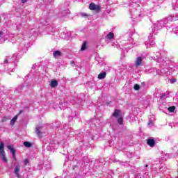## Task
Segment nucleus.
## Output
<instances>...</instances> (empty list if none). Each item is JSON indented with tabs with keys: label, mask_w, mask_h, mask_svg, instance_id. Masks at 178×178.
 I'll return each instance as SVG.
<instances>
[{
	"label": "nucleus",
	"mask_w": 178,
	"mask_h": 178,
	"mask_svg": "<svg viewBox=\"0 0 178 178\" xmlns=\"http://www.w3.org/2000/svg\"><path fill=\"white\" fill-rule=\"evenodd\" d=\"M156 34L158 33H154V31H152V34H150V36L149 37V41L147 43L149 45H151V47H152V45H155V42L154 41V35H156Z\"/></svg>",
	"instance_id": "obj_4"
},
{
	"label": "nucleus",
	"mask_w": 178,
	"mask_h": 178,
	"mask_svg": "<svg viewBox=\"0 0 178 178\" xmlns=\"http://www.w3.org/2000/svg\"><path fill=\"white\" fill-rule=\"evenodd\" d=\"M153 2H154V3L156 2V0H153Z\"/></svg>",
	"instance_id": "obj_45"
},
{
	"label": "nucleus",
	"mask_w": 178,
	"mask_h": 178,
	"mask_svg": "<svg viewBox=\"0 0 178 178\" xmlns=\"http://www.w3.org/2000/svg\"><path fill=\"white\" fill-rule=\"evenodd\" d=\"M173 32L175 33V34H176L177 35L178 34V26L175 27L172 29Z\"/></svg>",
	"instance_id": "obj_31"
},
{
	"label": "nucleus",
	"mask_w": 178,
	"mask_h": 178,
	"mask_svg": "<svg viewBox=\"0 0 178 178\" xmlns=\"http://www.w3.org/2000/svg\"><path fill=\"white\" fill-rule=\"evenodd\" d=\"M144 57L139 56L136 58L135 62V66H141Z\"/></svg>",
	"instance_id": "obj_6"
},
{
	"label": "nucleus",
	"mask_w": 178,
	"mask_h": 178,
	"mask_svg": "<svg viewBox=\"0 0 178 178\" xmlns=\"http://www.w3.org/2000/svg\"><path fill=\"white\" fill-rule=\"evenodd\" d=\"M129 6L131 19L133 23L138 22V20H140V17H141L142 15H144V10H143V8H141L139 5H138L137 6L129 5Z\"/></svg>",
	"instance_id": "obj_2"
},
{
	"label": "nucleus",
	"mask_w": 178,
	"mask_h": 178,
	"mask_svg": "<svg viewBox=\"0 0 178 178\" xmlns=\"http://www.w3.org/2000/svg\"><path fill=\"white\" fill-rule=\"evenodd\" d=\"M16 120H17V116H15L11 120H10V124L11 126H13L15 124V122H16Z\"/></svg>",
	"instance_id": "obj_22"
},
{
	"label": "nucleus",
	"mask_w": 178,
	"mask_h": 178,
	"mask_svg": "<svg viewBox=\"0 0 178 178\" xmlns=\"http://www.w3.org/2000/svg\"><path fill=\"white\" fill-rule=\"evenodd\" d=\"M53 56L54 58H58V56H62V52H60L59 50L55 51L53 52Z\"/></svg>",
	"instance_id": "obj_16"
},
{
	"label": "nucleus",
	"mask_w": 178,
	"mask_h": 178,
	"mask_svg": "<svg viewBox=\"0 0 178 178\" xmlns=\"http://www.w3.org/2000/svg\"><path fill=\"white\" fill-rule=\"evenodd\" d=\"M132 3H130L129 5H131V6H138V2H141V0H131Z\"/></svg>",
	"instance_id": "obj_17"
},
{
	"label": "nucleus",
	"mask_w": 178,
	"mask_h": 178,
	"mask_svg": "<svg viewBox=\"0 0 178 178\" xmlns=\"http://www.w3.org/2000/svg\"><path fill=\"white\" fill-rule=\"evenodd\" d=\"M70 12L68 9H65L64 10L63 12L60 13L58 14L59 17H63L65 16H67V15H69Z\"/></svg>",
	"instance_id": "obj_11"
},
{
	"label": "nucleus",
	"mask_w": 178,
	"mask_h": 178,
	"mask_svg": "<svg viewBox=\"0 0 178 178\" xmlns=\"http://www.w3.org/2000/svg\"><path fill=\"white\" fill-rule=\"evenodd\" d=\"M144 177L148 178V170H145Z\"/></svg>",
	"instance_id": "obj_32"
},
{
	"label": "nucleus",
	"mask_w": 178,
	"mask_h": 178,
	"mask_svg": "<svg viewBox=\"0 0 178 178\" xmlns=\"http://www.w3.org/2000/svg\"><path fill=\"white\" fill-rule=\"evenodd\" d=\"M176 109V107L175 106H170L168 108V111L170 113L175 112V110Z\"/></svg>",
	"instance_id": "obj_27"
},
{
	"label": "nucleus",
	"mask_w": 178,
	"mask_h": 178,
	"mask_svg": "<svg viewBox=\"0 0 178 178\" xmlns=\"http://www.w3.org/2000/svg\"><path fill=\"white\" fill-rule=\"evenodd\" d=\"M24 147H26V148H30L32 145H31V143L25 141V142H24Z\"/></svg>",
	"instance_id": "obj_24"
},
{
	"label": "nucleus",
	"mask_w": 178,
	"mask_h": 178,
	"mask_svg": "<svg viewBox=\"0 0 178 178\" xmlns=\"http://www.w3.org/2000/svg\"><path fill=\"white\" fill-rule=\"evenodd\" d=\"M170 83H176V79H173L170 81Z\"/></svg>",
	"instance_id": "obj_39"
},
{
	"label": "nucleus",
	"mask_w": 178,
	"mask_h": 178,
	"mask_svg": "<svg viewBox=\"0 0 178 178\" xmlns=\"http://www.w3.org/2000/svg\"><path fill=\"white\" fill-rule=\"evenodd\" d=\"M71 65H72V66H74V65H75V64H74V61H72V62H71Z\"/></svg>",
	"instance_id": "obj_43"
},
{
	"label": "nucleus",
	"mask_w": 178,
	"mask_h": 178,
	"mask_svg": "<svg viewBox=\"0 0 178 178\" xmlns=\"http://www.w3.org/2000/svg\"><path fill=\"white\" fill-rule=\"evenodd\" d=\"M173 20L176 21L178 20V14H176L175 15H170L168 17L165 19H163L162 20L157 21V23H155L152 26V30L154 34H158V31L161 30L162 27H164L165 24H168L169 22H173Z\"/></svg>",
	"instance_id": "obj_1"
},
{
	"label": "nucleus",
	"mask_w": 178,
	"mask_h": 178,
	"mask_svg": "<svg viewBox=\"0 0 178 178\" xmlns=\"http://www.w3.org/2000/svg\"><path fill=\"white\" fill-rule=\"evenodd\" d=\"M8 149H9L10 152L13 154V158L16 159V150L13 148V145H8L7 146Z\"/></svg>",
	"instance_id": "obj_5"
},
{
	"label": "nucleus",
	"mask_w": 178,
	"mask_h": 178,
	"mask_svg": "<svg viewBox=\"0 0 178 178\" xmlns=\"http://www.w3.org/2000/svg\"><path fill=\"white\" fill-rule=\"evenodd\" d=\"M0 158L3 162H8V159L5 156V143L3 142H0Z\"/></svg>",
	"instance_id": "obj_3"
},
{
	"label": "nucleus",
	"mask_w": 178,
	"mask_h": 178,
	"mask_svg": "<svg viewBox=\"0 0 178 178\" xmlns=\"http://www.w3.org/2000/svg\"><path fill=\"white\" fill-rule=\"evenodd\" d=\"M47 150L48 151H54L55 150V146H54V144L50 143L47 146Z\"/></svg>",
	"instance_id": "obj_19"
},
{
	"label": "nucleus",
	"mask_w": 178,
	"mask_h": 178,
	"mask_svg": "<svg viewBox=\"0 0 178 178\" xmlns=\"http://www.w3.org/2000/svg\"><path fill=\"white\" fill-rule=\"evenodd\" d=\"M104 2L106 5H109V0H104Z\"/></svg>",
	"instance_id": "obj_37"
},
{
	"label": "nucleus",
	"mask_w": 178,
	"mask_h": 178,
	"mask_svg": "<svg viewBox=\"0 0 178 178\" xmlns=\"http://www.w3.org/2000/svg\"><path fill=\"white\" fill-rule=\"evenodd\" d=\"M87 48V42H84L82 44V47L81 48V51H85V49Z\"/></svg>",
	"instance_id": "obj_26"
},
{
	"label": "nucleus",
	"mask_w": 178,
	"mask_h": 178,
	"mask_svg": "<svg viewBox=\"0 0 178 178\" xmlns=\"http://www.w3.org/2000/svg\"><path fill=\"white\" fill-rule=\"evenodd\" d=\"M27 1H29V0H22V3H26V2H27Z\"/></svg>",
	"instance_id": "obj_41"
},
{
	"label": "nucleus",
	"mask_w": 178,
	"mask_h": 178,
	"mask_svg": "<svg viewBox=\"0 0 178 178\" xmlns=\"http://www.w3.org/2000/svg\"><path fill=\"white\" fill-rule=\"evenodd\" d=\"M154 119H155L154 118V115H152L149 119V121L147 122L148 126H154Z\"/></svg>",
	"instance_id": "obj_18"
},
{
	"label": "nucleus",
	"mask_w": 178,
	"mask_h": 178,
	"mask_svg": "<svg viewBox=\"0 0 178 178\" xmlns=\"http://www.w3.org/2000/svg\"><path fill=\"white\" fill-rule=\"evenodd\" d=\"M90 10H99V6L95 5L94 3H91L89 6Z\"/></svg>",
	"instance_id": "obj_9"
},
{
	"label": "nucleus",
	"mask_w": 178,
	"mask_h": 178,
	"mask_svg": "<svg viewBox=\"0 0 178 178\" xmlns=\"http://www.w3.org/2000/svg\"><path fill=\"white\" fill-rule=\"evenodd\" d=\"M105 77H106V72H101L99 75H98V79L99 80H104V79H105Z\"/></svg>",
	"instance_id": "obj_15"
},
{
	"label": "nucleus",
	"mask_w": 178,
	"mask_h": 178,
	"mask_svg": "<svg viewBox=\"0 0 178 178\" xmlns=\"http://www.w3.org/2000/svg\"><path fill=\"white\" fill-rule=\"evenodd\" d=\"M34 33H35V31H34V29H29L24 34L26 37H29L30 38V37L34 35Z\"/></svg>",
	"instance_id": "obj_10"
},
{
	"label": "nucleus",
	"mask_w": 178,
	"mask_h": 178,
	"mask_svg": "<svg viewBox=\"0 0 178 178\" xmlns=\"http://www.w3.org/2000/svg\"><path fill=\"white\" fill-rule=\"evenodd\" d=\"M153 58H154V59L157 60V62H159V59H161V54H159V52H156V56H154Z\"/></svg>",
	"instance_id": "obj_21"
},
{
	"label": "nucleus",
	"mask_w": 178,
	"mask_h": 178,
	"mask_svg": "<svg viewBox=\"0 0 178 178\" xmlns=\"http://www.w3.org/2000/svg\"><path fill=\"white\" fill-rule=\"evenodd\" d=\"M145 168H148V165L146 164V165H145Z\"/></svg>",
	"instance_id": "obj_44"
},
{
	"label": "nucleus",
	"mask_w": 178,
	"mask_h": 178,
	"mask_svg": "<svg viewBox=\"0 0 178 178\" xmlns=\"http://www.w3.org/2000/svg\"><path fill=\"white\" fill-rule=\"evenodd\" d=\"M118 123H119L120 124H123V118H122L121 117H120L118 119Z\"/></svg>",
	"instance_id": "obj_28"
},
{
	"label": "nucleus",
	"mask_w": 178,
	"mask_h": 178,
	"mask_svg": "<svg viewBox=\"0 0 178 178\" xmlns=\"http://www.w3.org/2000/svg\"><path fill=\"white\" fill-rule=\"evenodd\" d=\"M147 144L152 148H154V147H155V140L152 138H149L147 140Z\"/></svg>",
	"instance_id": "obj_8"
},
{
	"label": "nucleus",
	"mask_w": 178,
	"mask_h": 178,
	"mask_svg": "<svg viewBox=\"0 0 178 178\" xmlns=\"http://www.w3.org/2000/svg\"><path fill=\"white\" fill-rule=\"evenodd\" d=\"M119 113H120V111L115 110L114 113H113L114 118H119Z\"/></svg>",
	"instance_id": "obj_25"
},
{
	"label": "nucleus",
	"mask_w": 178,
	"mask_h": 178,
	"mask_svg": "<svg viewBox=\"0 0 178 178\" xmlns=\"http://www.w3.org/2000/svg\"><path fill=\"white\" fill-rule=\"evenodd\" d=\"M15 59H16V58H15V56L12 57L11 62H13V60H15Z\"/></svg>",
	"instance_id": "obj_42"
},
{
	"label": "nucleus",
	"mask_w": 178,
	"mask_h": 178,
	"mask_svg": "<svg viewBox=\"0 0 178 178\" xmlns=\"http://www.w3.org/2000/svg\"><path fill=\"white\" fill-rule=\"evenodd\" d=\"M29 163H30V161H29V159H26L24 161V164L25 165V166H27V165H29Z\"/></svg>",
	"instance_id": "obj_30"
},
{
	"label": "nucleus",
	"mask_w": 178,
	"mask_h": 178,
	"mask_svg": "<svg viewBox=\"0 0 178 178\" xmlns=\"http://www.w3.org/2000/svg\"><path fill=\"white\" fill-rule=\"evenodd\" d=\"M118 163H120V165H124V162H122V161H120L119 160H118Z\"/></svg>",
	"instance_id": "obj_38"
},
{
	"label": "nucleus",
	"mask_w": 178,
	"mask_h": 178,
	"mask_svg": "<svg viewBox=\"0 0 178 178\" xmlns=\"http://www.w3.org/2000/svg\"><path fill=\"white\" fill-rule=\"evenodd\" d=\"M45 31H47V33H54V31H55V28L51 26H47L45 28Z\"/></svg>",
	"instance_id": "obj_13"
},
{
	"label": "nucleus",
	"mask_w": 178,
	"mask_h": 178,
	"mask_svg": "<svg viewBox=\"0 0 178 178\" xmlns=\"http://www.w3.org/2000/svg\"><path fill=\"white\" fill-rule=\"evenodd\" d=\"M42 131V127L41 126L35 128L36 134L40 138L42 137V132H41Z\"/></svg>",
	"instance_id": "obj_7"
},
{
	"label": "nucleus",
	"mask_w": 178,
	"mask_h": 178,
	"mask_svg": "<svg viewBox=\"0 0 178 178\" xmlns=\"http://www.w3.org/2000/svg\"><path fill=\"white\" fill-rule=\"evenodd\" d=\"M134 88L136 90V91H138V90H140V86L138 84H136L134 85Z\"/></svg>",
	"instance_id": "obj_29"
},
{
	"label": "nucleus",
	"mask_w": 178,
	"mask_h": 178,
	"mask_svg": "<svg viewBox=\"0 0 178 178\" xmlns=\"http://www.w3.org/2000/svg\"><path fill=\"white\" fill-rule=\"evenodd\" d=\"M81 16H82V17H88V15L86 13H81Z\"/></svg>",
	"instance_id": "obj_34"
},
{
	"label": "nucleus",
	"mask_w": 178,
	"mask_h": 178,
	"mask_svg": "<svg viewBox=\"0 0 178 178\" xmlns=\"http://www.w3.org/2000/svg\"><path fill=\"white\" fill-rule=\"evenodd\" d=\"M177 2H178V0H177Z\"/></svg>",
	"instance_id": "obj_47"
},
{
	"label": "nucleus",
	"mask_w": 178,
	"mask_h": 178,
	"mask_svg": "<svg viewBox=\"0 0 178 178\" xmlns=\"http://www.w3.org/2000/svg\"><path fill=\"white\" fill-rule=\"evenodd\" d=\"M6 35V33H3L1 31H0V41H1V40H5Z\"/></svg>",
	"instance_id": "obj_23"
},
{
	"label": "nucleus",
	"mask_w": 178,
	"mask_h": 178,
	"mask_svg": "<svg viewBox=\"0 0 178 178\" xmlns=\"http://www.w3.org/2000/svg\"><path fill=\"white\" fill-rule=\"evenodd\" d=\"M76 116H79V113L75 112L72 113V118H76Z\"/></svg>",
	"instance_id": "obj_33"
},
{
	"label": "nucleus",
	"mask_w": 178,
	"mask_h": 178,
	"mask_svg": "<svg viewBox=\"0 0 178 178\" xmlns=\"http://www.w3.org/2000/svg\"><path fill=\"white\" fill-rule=\"evenodd\" d=\"M178 8V6H175L172 4V9H174V10H177Z\"/></svg>",
	"instance_id": "obj_36"
},
{
	"label": "nucleus",
	"mask_w": 178,
	"mask_h": 178,
	"mask_svg": "<svg viewBox=\"0 0 178 178\" xmlns=\"http://www.w3.org/2000/svg\"><path fill=\"white\" fill-rule=\"evenodd\" d=\"M115 37V34H113V33L110 32L108 33V35H106V38L107 40H112V38H113Z\"/></svg>",
	"instance_id": "obj_20"
},
{
	"label": "nucleus",
	"mask_w": 178,
	"mask_h": 178,
	"mask_svg": "<svg viewBox=\"0 0 178 178\" xmlns=\"http://www.w3.org/2000/svg\"><path fill=\"white\" fill-rule=\"evenodd\" d=\"M50 87H51V88H55V87H58V81L52 80L50 83Z\"/></svg>",
	"instance_id": "obj_14"
},
{
	"label": "nucleus",
	"mask_w": 178,
	"mask_h": 178,
	"mask_svg": "<svg viewBox=\"0 0 178 178\" xmlns=\"http://www.w3.org/2000/svg\"><path fill=\"white\" fill-rule=\"evenodd\" d=\"M161 99L168 98V95H166V94H163V95L161 96Z\"/></svg>",
	"instance_id": "obj_35"
},
{
	"label": "nucleus",
	"mask_w": 178,
	"mask_h": 178,
	"mask_svg": "<svg viewBox=\"0 0 178 178\" xmlns=\"http://www.w3.org/2000/svg\"><path fill=\"white\" fill-rule=\"evenodd\" d=\"M20 167L19 165H17L14 170V173L17 176V177H20Z\"/></svg>",
	"instance_id": "obj_12"
},
{
	"label": "nucleus",
	"mask_w": 178,
	"mask_h": 178,
	"mask_svg": "<svg viewBox=\"0 0 178 178\" xmlns=\"http://www.w3.org/2000/svg\"><path fill=\"white\" fill-rule=\"evenodd\" d=\"M9 60H8V58H6L4 60V63H8Z\"/></svg>",
	"instance_id": "obj_40"
},
{
	"label": "nucleus",
	"mask_w": 178,
	"mask_h": 178,
	"mask_svg": "<svg viewBox=\"0 0 178 178\" xmlns=\"http://www.w3.org/2000/svg\"><path fill=\"white\" fill-rule=\"evenodd\" d=\"M19 113H22V111H19Z\"/></svg>",
	"instance_id": "obj_46"
}]
</instances>
